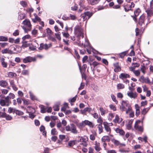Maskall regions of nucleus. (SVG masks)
Wrapping results in <instances>:
<instances>
[{
  "label": "nucleus",
  "instance_id": "obj_19",
  "mask_svg": "<svg viewBox=\"0 0 153 153\" xmlns=\"http://www.w3.org/2000/svg\"><path fill=\"white\" fill-rule=\"evenodd\" d=\"M145 16L143 15H141L140 16L138 22V23L139 24V25H142V24L145 22Z\"/></svg>",
  "mask_w": 153,
  "mask_h": 153
},
{
  "label": "nucleus",
  "instance_id": "obj_51",
  "mask_svg": "<svg viewBox=\"0 0 153 153\" xmlns=\"http://www.w3.org/2000/svg\"><path fill=\"white\" fill-rule=\"evenodd\" d=\"M30 38V36L29 35H27L25 36L22 38V41H25L26 39H28Z\"/></svg>",
  "mask_w": 153,
  "mask_h": 153
},
{
  "label": "nucleus",
  "instance_id": "obj_48",
  "mask_svg": "<svg viewBox=\"0 0 153 153\" xmlns=\"http://www.w3.org/2000/svg\"><path fill=\"white\" fill-rule=\"evenodd\" d=\"M16 114L19 116L22 115H23L24 113L21 111L18 110L16 109L15 113Z\"/></svg>",
  "mask_w": 153,
  "mask_h": 153
},
{
  "label": "nucleus",
  "instance_id": "obj_61",
  "mask_svg": "<svg viewBox=\"0 0 153 153\" xmlns=\"http://www.w3.org/2000/svg\"><path fill=\"white\" fill-rule=\"evenodd\" d=\"M6 116V113L4 112L0 111V117L4 118Z\"/></svg>",
  "mask_w": 153,
  "mask_h": 153
},
{
  "label": "nucleus",
  "instance_id": "obj_16",
  "mask_svg": "<svg viewBox=\"0 0 153 153\" xmlns=\"http://www.w3.org/2000/svg\"><path fill=\"white\" fill-rule=\"evenodd\" d=\"M130 76L128 74L126 73H121L119 77L120 79L124 80L127 78L129 77Z\"/></svg>",
  "mask_w": 153,
  "mask_h": 153
},
{
  "label": "nucleus",
  "instance_id": "obj_62",
  "mask_svg": "<svg viewBox=\"0 0 153 153\" xmlns=\"http://www.w3.org/2000/svg\"><path fill=\"white\" fill-rule=\"evenodd\" d=\"M15 74L13 72H9L7 74L8 77H13L14 76Z\"/></svg>",
  "mask_w": 153,
  "mask_h": 153
},
{
  "label": "nucleus",
  "instance_id": "obj_18",
  "mask_svg": "<svg viewBox=\"0 0 153 153\" xmlns=\"http://www.w3.org/2000/svg\"><path fill=\"white\" fill-rule=\"evenodd\" d=\"M71 132L74 134H76L78 133L77 131L76 130V126L74 124L71 125Z\"/></svg>",
  "mask_w": 153,
  "mask_h": 153
},
{
  "label": "nucleus",
  "instance_id": "obj_7",
  "mask_svg": "<svg viewBox=\"0 0 153 153\" xmlns=\"http://www.w3.org/2000/svg\"><path fill=\"white\" fill-rule=\"evenodd\" d=\"M127 95L131 98L134 99L137 98L138 94L135 92H134L132 91H130L127 93Z\"/></svg>",
  "mask_w": 153,
  "mask_h": 153
},
{
  "label": "nucleus",
  "instance_id": "obj_30",
  "mask_svg": "<svg viewBox=\"0 0 153 153\" xmlns=\"http://www.w3.org/2000/svg\"><path fill=\"white\" fill-rule=\"evenodd\" d=\"M15 97V95L12 93H10L9 94V95L6 97L7 100L10 101L11 99H13Z\"/></svg>",
  "mask_w": 153,
  "mask_h": 153
},
{
  "label": "nucleus",
  "instance_id": "obj_5",
  "mask_svg": "<svg viewBox=\"0 0 153 153\" xmlns=\"http://www.w3.org/2000/svg\"><path fill=\"white\" fill-rule=\"evenodd\" d=\"M130 105L127 102L123 101L122 102L121 105L120 106V109L122 111H125Z\"/></svg>",
  "mask_w": 153,
  "mask_h": 153
},
{
  "label": "nucleus",
  "instance_id": "obj_21",
  "mask_svg": "<svg viewBox=\"0 0 153 153\" xmlns=\"http://www.w3.org/2000/svg\"><path fill=\"white\" fill-rule=\"evenodd\" d=\"M8 85L7 82L6 80H1L0 81V86L3 88L6 87Z\"/></svg>",
  "mask_w": 153,
  "mask_h": 153
},
{
  "label": "nucleus",
  "instance_id": "obj_4",
  "mask_svg": "<svg viewBox=\"0 0 153 153\" xmlns=\"http://www.w3.org/2000/svg\"><path fill=\"white\" fill-rule=\"evenodd\" d=\"M140 121L139 120H137L134 124V128L140 132H143V126L140 125Z\"/></svg>",
  "mask_w": 153,
  "mask_h": 153
},
{
  "label": "nucleus",
  "instance_id": "obj_35",
  "mask_svg": "<svg viewBox=\"0 0 153 153\" xmlns=\"http://www.w3.org/2000/svg\"><path fill=\"white\" fill-rule=\"evenodd\" d=\"M22 47L24 48L30 46V44L27 43V42L25 41H22Z\"/></svg>",
  "mask_w": 153,
  "mask_h": 153
},
{
  "label": "nucleus",
  "instance_id": "obj_34",
  "mask_svg": "<svg viewBox=\"0 0 153 153\" xmlns=\"http://www.w3.org/2000/svg\"><path fill=\"white\" fill-rule=\"evenodd\" d=\"M99 110L102 115H104L107 112L106 110L102 107L100 108Z\"/></svg>",
  "mask_w": 153,
  "mask_h": 153
},
{
  "label": "nucleus",
  "instance_id": "obj_27",
  "mask_svg": "<svg viewBox=\"0 0 153 153\" xmlns=\"http://www.w3.org/2000/svg\"><path fill=\"white\" fill-rule=\"evenodd\" d=\"M148 15V20L149 19V17L153 15V11L152 9L147 10L146 11Z\"/></svg>",
  "mask_w": 153,
  "mask_h": 153
},
{
  "label": "nucleus",
  "instance_id": "obj_43",
  "mask_svg": "<svg viewBox=\"0 0 153 153\" xmlns=\"http://www.w3.org/2000/svg\"><path fill=\"white\" fill-rule=\"evenodd\" d=\"M16 109L15 108L9 107L8 110V112L9 113H15Z\"/></svg>",
  "mask_w": 153,
  "mask_h": 153
},
{
  "label": "nucleus",
  "instance_id": "obj_33",
  "mask_svg": "<svg viewBox=\"0 0 153 153\" xmlns=\"http://www.w3.org/2000/svg\"><path fill=\"white\" fill-rule=\"evenodd\" d=\"M150 109V107L144 108L141 111L142 114L145 115Z\"/></svg>",
  "mask_w": 153,
  "mask_h": 153
},
{
  "label": "nucleus",
  "instance_id": "obj_28",
  "mask_svg": "<svg viewBox=\"0 0 153 153\" xmlns=\"http://www.w3.org/2000/svg\"><path fill=\"white\" fill-rule=\"evenodd\" d=\"M4 60L5 59L4 58L2 57L0 59V61L3 67L6 68L7 67V64L4 62Z\"/></svg>",
  "mask_w": 153,
  "mask_h": 153
},
{
  "label": "nucleus",
  "instance_id": "obj_1",
  "mask_svg": "<svg viewBox=\"0 0 153 153\" xmlns=\"http://www.w3.org/2000/svg\"><path fill=\"white\" fill-rule=\"evenodd\" d=\"M74 33L75 36L77 38L76 44L79 46L83 45L82 42L80 41L81 38H83L84 36L83 30L81 27L79 25L76 26L74 28Z\"/></svg>",
  "mask_w": 153,
  "mask_h": 153
},
{
  "label": "nucleus",
  "instance_id": "obj_64",
  "mask_svg": "<svg viewBox=\"0 0 153 153\" xmlns=\"http://www.w3.org/2000/svg\"><path fill=\"white\" fill-rule=\"evenodd\" d=\"M20 4L23 7H26L27 6V3L25 1H21L20 2Z\"/></svg>",
  "mask_w": 153,
  "mask_h": 153
},
{
  "label": "nucleus",
  "instance_id": "obj_31",
  "mask_svg": "<svg viewBox=\"0 0 153 153\" xmlns=\"http://www.w3.org/2000/svg\"><path fill=\"white\" fill-rule=\"evenodd\" d=\"M29 93L30 94V98L31 100H37V98L31 91H29Z\"/></svg>",
  "mask_w": 153,
  "mask_h": 153
},
{
  "label": "nucleus",
  "instance_id": "obj_59",
  "mask_svg": "<svg viewBox=\"0 0 153 153\" xmlns=\"http://www.w3.org/2000/svg\"><path fill=\"white\" fill-rule=\"evenodd\" d=\"M91 115L95 119H97L99 117V115L98 114L96 113H94V114H91Z\"/></svg>",
  "mask_w": 153,
  "mask_h": 153
},
{
  "label": "nucleus",
  "instance_id": "obj_56",
  "mask_svg": "<svg viewBox=\"0 0 153 153\" xmlns=\"http://www.w3.org/2000/svg\"><path fill=\"white\" fill-rule=\"evenodd\" d=\"M19 31L18 30H15L13 33V35L14 36H17L19 35Z\"/></svg>",
  "mask_w": 153,
  "mask_h": 153
},
{
  "label": "nucleus",
  "instance_id": "obj_26",
  "mask_svg": "<svg viewBox=\"0 0 153 153\" xmlns=\"http://www.w3.org/2000/svg\"><path fill=\"white\" fill-rule=\"evenodd\" d=\"M110 140V137L108 136H104L101 139V140L102 142H105L106 141L109 142Z\"/></svg>",
  "mask_w": 153,
  "mask_h": 153
},
{
  "label": "nucleus",
  "instance_id": "obj_8",
  "mask_svg": "<svg viewBox=\"0 0 153 153\" xmlns=\"http://www.w3.org/2000/svg\"><path fill=\"white\" fill-rule=\"evenodd\" d=\"M139 81L148 84L151 83L148 77H144L143 76H141L139 79Z\"/></svg>",
  "mask_w": 153,
  "mask_h": 153
},
{
  "label": "nucleus",
  "instance_id": "obj_37",
  "mask_svg": "<svg viewBox=\"0 0 153 153\" xmlns=\"http://www.w3.org/2000/svg\"><path fill=\"white\" fill-rule=\"evenodd\" d=\"M77 96L76 95L74 97L71 99H69L68 101L70 102L71 105H73L72 103L74 102L76 100Z\"/></svg>",
  "mask_w": 153,
  "mask_h": 153
},
{
  "label": "nucleus",
  "instance_id": "obj_22",
  "mask_svg": "<svg viewBox=\"0 0 153 153\" xmlns=\"http://www.w3.org/2000/svg\"><path fill=\"white\" fill-rule=\"evenodd\" d=\"M133 121V120H131L128 121V123L126 125V128L128 130H130L131 129Z\"/></svg>",
  "mask_w": 153,
  "mask_h": 153
},
{
  "label": "nucleus",
  "instance_id": "obj_13",
  "mask_svg": "<svg viewBox=\"0 0 153 153\" xmlns=\"http://www.w3.org/2000/svg\"><path fill=\"white\" fill-rule=\"evenodd\" d=\"M92 109L91 108L87 107L85 108L83 110L81 111V113L82 114L86 115V113L87 112H88L89 114H91V111H92Z\"/></svg>",
  "mask_w": 153,
  "mask_h": 153
},
{
  "label": "nucleus",
  "instance_id": "obj_23",
  "mask_svg": "<svg viewBox=\"0 0 153 153\" xmlns=\"http://www.w3.org/2000/svg\"><path fill=\"white\" fill-rule=\"evenodd\" d=\"M48 48L49 47L47 44H41L40 45V46L39 48V49L40 50H42L43 49H45V50H47Z\"/></svg>",
  "mask_w": 153,
  "mask_h": 153
},
{
  "label": "nucleus",
  "instance_id": "obj_54",
  "mask_svg": "<svg viewBox=\"0 0 153 153\" xmlns=\"http://www.w3.org/2000/svg\"><path fill=\"white\" fill-rule=\"evenodd\" d=\"M111 96L112 100L117 104L118 103V101L116 100V97L113 94H111Z\"/></svg>",
  "mask_w": 153,
  "mask_h": 153
},
{
  "label": "nucleus",
  "instance_id": "obj_63",
  "mask_svg": "<svg viewBox=\"0 0 153 153\" xmlns=\"http://www.w3.org/2000/svg\"><path fill=\"white\" fill-rule=\"evenodd\" d=\"M84 1L83 0H80L79 2V4L81 7L84 8L85 7L84 5Z\"/></svg>",
  "mask_w": 153,
  "mask_h": 153
},
{
  "label": "nucleus",
  "instance_id": "obj_20",
  "mask_svg": "<svg viewBox=\"0 0 153 153\" xmlns=\"http://www.w3.org/2000/svg\"><path fill=\"white\" fill-rule=\"evenodd\" d=\"M122 121V119L119 117L118 115H116L115 119L114 120L113 122L115 123H120Z\"/></svg>",
  "mask_w": 153,
  "mask_h": 153
},
{
  "label": "nucleus",
  "instance_id": "obj_39",
  "mask_svg": "<svg viewBox=\"0 0 153 153\" xmlns=\"http://www.w3.org/2000/svg\"><path fill=\"white\" fill-rule=\"evenodd\" d=\"M41 109V112L42 113H45L46 112V109L45 108L44 106L41 105L40 106Z\"/></svg>",
  "mask_w": 153,
  "mask_h": 153
},
{
  "label": "nucleus",
  "instance_id": "obj_14",
  "mask_svg": "<svg viewBox=\"0 0 153 153\" xmlns=\"http://www.w3.org/2000/svg\"><path fill=\"white\" fill-rule=\"evenodd\" d=\"M114 67V71L116 72H119L121 70V68L117 62L114 63L113 64Z\"/></svg>",
  "mask_w": 153,
  "mask_h": 153
},
{
  "label": "nucleus",
  "instance_id": "obj_45",
  "mask_svg": "<svg viewBox=\"0 0 153 153\" xmlns=\"http://www.w3.org/2000/svg\"><path fill=\"white\" fill-rule=\"evenodd\" d=\"M140 12V10L139 8L137 9L134 11V14L135 16H137L139 15V13Z\"/></svg>",
  "mask_w": 153,
  "mask_h": 153
},
{
  "label": "nucleus",
  "instance_id": "obj_46",
  "mask_svg": "<svg viewBox=\"0 0 153 153\" xmlns=\"http://www.w3.org/2000/svg\"><path fill=\"white\" fill-rule=\"evenodd\" d=\"M77 126L80 128L84 127L85 126L83 121H82L81 123H77Z\"/></svg>",
  "mask_w": 153,
  "mask_h": 153
},
{
  "label": "nucleus",
  "instance_id": "obj_29",
  "mask_svg": "<svg viewBox=\"0 0 153 153\" xmlns=\"http://www.w3.org/2000/svg\"><path fill=\"white\" fill-rule=\"evenodd\" d=\"M115 131L117 133H119L121 135H124L125 134V132L122 129L119 128H117Z\"/></svg>",
  "mask_w": 153,
  "mask_h": 153
},
{
  "label": "nucleus",
  "instance_id": "obj_41",
  "mask_svg": "<svg viewBox=\"0 0 153 153\" xmlns=\"http://www.w3.org/2000/svg\"><path fill=\"white\" fill-rule=\"evenodd\" d=\"M76 141L75 140H71L68 143V145L70 146H73L75 144Z\"/></svg>",
  "mask_w": 153,
  "mask_h": 153
},
{
  "label": "nucleus",
  "instance_id": "obj_9",
  "mask_svg": "<svg viewBox=\"0 0 153 153\" xmlns=\"http://www.w3.org/2000/svg\"><path fill=\"white\" fill-rule=\"evenodd\" d=\"M36 59L35 58H33L30 56H27L23 59V62L24 63L30 62L32 61H35Z\"/></svg>",
  "mask_w": 153,
  "mask_h": 153
},
{
  "label": "nucleus",
  "instance_id": "obj_15",
  "mask_svg": "<svg viewBox=\"0 0 153 153\" xmlns=\"http://www.w3.org/2000/svg\"><path fill=\"white\" fill-rule=\"evenodd\" d=\"M84 126L85 125H88L90 127L93 128L94 126V125L92 123V122L89 121L88 120H85L83 121Z\"/></svg>",
  "mask_w": 153,
  "mask_h": 153
},
{
  "label": "nucleus",
  "instance_id": "obj_57",
  "mask_svg": "<svg viewBox=\"0 0 153 153\" xmlns=\"http://www.w3.org/2000/svg\"><path fill=\"white\" fill-rule=\"evenodd\" d=\"M133 73L136 76H138L140 75V72L139 70H135L134 71Z\"/></svg>",
  "mask_w": 153,
  "mask_h": 153
},
{
  "label": "nucleus",
  "instance_id": "obj_55",
  "mask_svg": "<svg viewBox=\"0 0 153 153\" xmlns=\"http://www.w3.org/2000/svg\"><path fill=\"white\" fill-rule=\"evenodd\" d=\"M7 39V37L3 36H0V41H6Z\"/></svg>",
  "mask_w": 153,
  "mask_h": 153
},
{
  "label": "nucleus",
  "instance_id": "obj_10",
  "mask_svg": "<svg viewBox=\"0 0 153 153\" xmlns=\"http://www.w3.org/2000/svg\"><path fill=\"white\" fill-rule=\"evenodd\" d=\"M28 108L32 109V111H30L29 110V111H28L27 113H29V117L31 119H33L35 117V115L33 113L35 112V110L34 108L30 106H28Z\"/></svg>",
  "mask_w": 153,
  "mask_h": 153
},
{
  "label": "nucleus",
  "instance_id": "obj_17",
  "mask_svg": "<svg viewBox=\"0 0 153 153\" xmlns=\"http://www.w3.org/2000/svg\"><path fill=\"white\" fill-rule=\"evenodd\" d=\"M95 145L94 148L98 152L101 150V149L100 147V144L99 143L95 141Z\"/></svg>",
  "mask_w": 153,
  "mask_h": 153
},
{
  "label": "nucleus",
  "instance_id": "obj_24",
  "mask_svg": "<svg viewBox=\"0 0 153 153\" xmlns=\"http://www.w3.org/2000/svg\"><path fill=\"white\" fill-rule=\"evenodd\" d=\"M82 43L83 44V45L82 46H80V47H91V45L89 42L88 40L86 38H85V42L84 43V44L83 43Z\"/></svg>",
  "mask_w": 153,
  "mask_h": 153
},
{
  "label": "nucleus",
  "instance_id": "obj_52",
  "mask_svg": "<svg viewBox=\"0 0 153 153\" xmlns=\"http://www.w3.org/2000/svg\"><path fill=\"white\" fill-rule=\"evenodd\" d=\"M58 132L55 128H53L51 131V134L53 135H56Z\"/></svg>",
  "mask_w": 153,
  "mask_h": 153
},
{
  "label": "nucleus",
  "instance_id": "obj_6",
  "mask_svg": "<svg viewBox=\"0 0 153 153\" xmlns=\"http://www.w3.org/2000/svg\"><path fill=\"white\" fill-rule=\"evenodd\" d=\"M10 103V101L8 100L7 101L6 97H5L4 99H0V104L2 106H8L9 105Z\"/></svg>",
  "mask_w": 153,
  "mask_h": 153
},
{
  "label": "nucleus",
  "instance_id": "obj_49",
  "mask_svg": "<svg viewBox=\"0 0 153 153\" xmlns=\"http://www.w3.org/2000/svg\"><path fill=\"white\" fill-rule=\"evenodd\" d=\"M97 122L99 123V124L102 125L103 123V120L101 117L100 116L99 118H97Z\"/></svg>",
  "mask_w": 153,
  "mask_h": 153
},
{
  "label": "nucleus",
  "instance_id": "obj_25",
  "mask_svg": "<svg viewBox=\"0 0 153 153\" xmlns=\"http://www.w3.org/2000/svg\"><path fill=\"white\" fill-rule=\"evenodd\" d=\"M34 15L35 16V18L32 19V21L33 22L35 23L37 21L40 22L41 21V19L36 13H34Z\"/></svg>",
  "mask_w": 153,
  "mask_h": 153
},
{
  "label": "nucleus",
  "instance_id": "obj_44",
  "mask_svg": "<svg viewBox=\"0 0 153 153\" xmlns=\"http://www.w3.org/2000/svg\"><path fill=\"white\" fill-rule=\"evenodd\" d=\"M22 27L25 33H27L28 31H30L32 28L28 27L27 28L25 26H22Z\"/></svg>",
  "mask_w": 153,
  "mask_h": 153
},
{
  "label": "nucleus",
  "instance_id": "obj_11",
  "mask_svg": "<svg viewBox=\"0 0 153 153\" xmlns=\"http://www.w3.org/2000/svg\"><path fill=\"white\" fill-rule=\"evenodd\" d=\"M103 124L105 130L108 134H110L111 132V128L109 127L108 123L106 122H104Z\"/></svg>",
  "mask_w": 153,
  "mask_h": 153
},
{
  "label": "nucleus",
  "instance_id": "obj_42",
  "mask_svg": "<svg viewBox=\"0 0 153 153\" xmlns=\"http://www.w3.org/2000/svg\"><path fill=\"white\" fill-rule=\"evenodd\" d=\"M126 111V114H128L132 110V108L131 107L130 105L128 106V108L127 109L125 110Z\"/></svg>",
  "mask_w": 153,
  "mask_h": 153
},
{
  "label": "nucleus",
  "instance_id": "obj_53",
  "mask_svg": "<svg viewBox=\"0 0 153 153\" xmlns=\"http://www.w3.org/2000/svg\"><path fill=\"white\" fill-rule=\"evenodd\" d=\"M25 16V15L24 13H20L18 19L22 20L24 19Z\"/></svg>",
  "mask_w": 153,
  "mask_h": 153
},
{
  "label": "nucleus",
  "instance_id": "obj_3",
  "mask_svg": "<svg viewBox=\"0 0 153 153\" xmlns=\"http://www.w3.org/2000/svg\"><path fill=\"white\" fill-rule=\"evenodd\" d=\"M88 137L86 136H84L83 137H80L79 141L81 142L80 145H82L85 147H86L88 145Z\"/></svg>",
  "mask_w": 153,
  "mask_h": 153
},
{
  "label": "nucleus",
  "instance_id": "obj_36",
  "mask_svg": "<svg viewBox=\"0 0 153 153\" xmlns=\"http://www.w3.org/2000/svg\"><path fill=\"white\" fill-rule=\"evenodd\" d=\"M97 128L98 129V132L99 134H100L103 132V127H102V125L98 124Z\"/></svg>",
  "mask_w": 153,
  "mask_h": 153
},
{
  "label": "nucleus",
  "instance_id": "obj_32",
  "mask_svg": "<svg viewBox=\"0 0 153 153\" xmlns=\"http://www.w3.org/2000/svg\"><path fill=\"white\" fill-rule=\"evenodd\" d=\"M40 131L41 132H42V134L43 135L45 136L46 134V132L45 131V127L43 126H41L40 128Z\"/></svg>",
  "mask_w": 153,
  "mask_h": 153
},
{
  "label": "nucleus",
  "instance_id": "obj_12",
  "mask_svg": "<svg viewBox=\"0 0 153 153\" xmlns=\"http://www.w3.org/2000/svg\"><path fill=\"white\" fill-rule=\"evenodd\" d=\"M22 24L28 28H32V25L30 20L28 19H25L22 22Z\"/></svg>",
  "mask_w": 153,
  "mask_h": 153
},
{
  "label": "nucleus",
  "instance_id": "obj_2",
  "mask_svg": "<svg viewBox=\"0 0 153 153\" xmlns=\"http://www.w3.org/2000/svg\"><path fill=\"white\" fill-rule=\"evenodd\" d=\"M93 13L92 12H85L83 14L81 15V20L84 21L87 19H89L93 15Z\"/></svg>",
  "mask_w": 153,
  "mask_h": 153
},
{
  "label": "nucleus",
  "instance_id": "obj_47",
  "mask_svg": "<svg viewBox=\"0 0 153 153\" xmlns=\"http://www.w3.org/2000/svg\"><path fill=\"white\" fill-rule=\"evenodd\" d=\"M22 74L24 75H28L29 74V71L28 70H23L22 72Z\"/></svg>",
  "mask_w": 153,
  "mask_h": 153
},
{
  "label": "nucleus",
  "instance_id": "obj_40",
  "mask_svg": "<svg viewBox=\"0 0 153 153\" xmlns=\"http://www.w3.org/2000/svg\"><path fill=\"white\" fill-rule=\"evenodd\" d=\"M117 88L118 89H123L125 88V86L123 84L120 83L117 85Z\"/></svg>",
  "mask_w": 153,
  "mask_h": 153
},
{
  "label": "nucleus",
  "instance_id": "obj_50",
  "mask_svg": "<svg viewBox=\"0 0 153 153\" xmlns=\"http://www.w3.org/2000/svg\"><path fill=\"white\" fill-rule=\"evenodd\" d=\"M114 117V114L112 113H110L108 116V119L109 120H111L112 118Z\"/></svg>",
  "mask_w": 153,
  "mask_h": 153
},
{
  "label": "nucleus",
  "instance_id": "obj_58",
  "mask_svg": "<svg viewBox=\"0 0 153 153\" xmlns=\"http://www.w3.org/2000/svg\"><path fill=\"white\" fill-rule=\"evenodd\" d=\"M24 104L25 105H27L30 104L29 101L26 100H23Z\"/></svg>",
  "mask_w": 153,
  "mask_h": 153
},
{
  "label": "nucleus",
  "instance_id": "obj_60",
  "mask_svg": "<svg viewBox=\"0 0 153 153\" xmlns=\"http://www.w3.org/2000/svg\"><path fill=\"white\" fill-rule=\"evenodd\" d=\"M5 117L6 118V119L7 120H10L12 119V117L9 115L7 114H6V116H5Z\"/></svg>",
  "mask_w": 153,
  "mask_h": 153
},
{
  "label": "nucleus",
  "instance_id": "obj_38",
  "mask_svg": "<svg viewBox=\"0 0 153 153\" xmlns=\"http://www.w3.org/2000/svg\"><path fill=\"white\" fill-rule=\"evenodd\" d=\"M100 0H89L90 3L92 5H95L98 3Z\"/></svg>",
  "mask_w": 153,
  "mask_h": 153
}]
</instances>
